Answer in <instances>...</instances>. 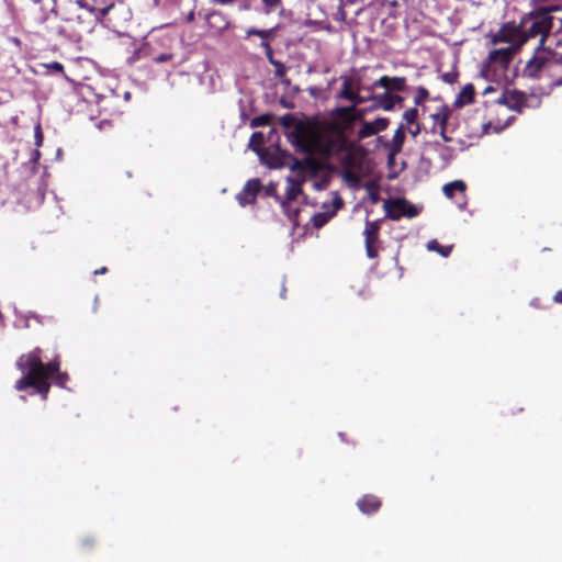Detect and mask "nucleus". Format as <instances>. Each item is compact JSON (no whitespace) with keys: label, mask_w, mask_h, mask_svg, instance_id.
Returning a JSON list of instances; mask_svg holds the SVG:
<instances>
[{"label":"nucleus","mask_w":562,"mask_h":562,"mask_svg":"<svg viewBox=\"0 0 562 562\" xmlns=\"http://www.w3.org/2000/svg\"><path fill=\"white\" fill-rule=\"evenodd\" d=\"M15 366L24 375L15 382L14 389L16 391H24L33 387L43 400L47 398L50 389L48 380L50 378L55 376L56 384L63 387L69 380L68 374L60 371L59 356L56 355L45 363L42 360V349L40 347H35L30 352L21 355Z\"/></svg>","instance_id":"f257e3e1"},{"label":"nucleus","mask_w":562,"mask_h":562,"mask_svg":"<svg viewBox=\"0 0 562 562\" xmlns=\"http://www.w3.org/2000/svg\"><path fill=\"white\" fill-rule=\"evenodd\" d=\"M560 10L559 7L538 8L522 16V42H527L531 37L540 36L539 48L546 47L553 26L552 11Z\"/></svg>","instance_id":"f03ea898"},{"label":"nucleus","mask_w":562,"mask_h":562,"mask_svg":"<svg viewBox=\"0 0 562 562\" xmlns=\"http://www.w3.org/2000/svg\"><path fill=\"white\" fill-rule=\"evenodd\" d=\"M290 143L303 154H316L323 138L321 124L315 120H302L289 134Z\"/></svg>","instance_id":"7ed1b4c3"},{"label":"nucleus","mask_w":562,"mask_h":562,"mask_svg":"<svg viewBox=\"0 0 562 562\" xmlns=\"http://www.w3.org/2000/svg\"><path fill=\"white\" fill-rule=\"evenodd\" d=\"M551 53V47L539 48L537 46L533 56L527 61L522 69V76L539 79L543 71H548L549 77L553 78L555 60Z\"/></svg>","instance_id":"20e7f679"},{"label":"nucleus","mask_w":562,"mask_h":562,"mask_svg":"<svg viewBox=\"0 0 562 562\" xmlns=\"http://www.w3.org/2000/svg\"><path fill=\"white\" fill-rule=\"evenodd\" d=\"M353 108L338 106L329 114V120L326 123V130L330 134H339L348 136L355 132L357 125L351 111Z\"/></svg>","instance_id":"39448f33"},{"label":"nucleus","mask_w":562,"mask_h":562,"mask_svg":"<svg viewBox=\"0 0 562 562\" xmlns=\"http://www.w3.org/2000/svg\"><path fill=\"white\" fill-rule=\"evenodd\" d=\"M352 147V140L345 135L331 134L326 136L323 133V138L319 140V149L316 153L324 155H337L342 150H349Z\"/></svg>","instance_id":"423d86ee"},{"label":"nucleus","mask_w":562,"mask_h":562,"mask_svg":"<svg viewBox=\"0 0 562 562\" xmlns=\"http://www.w3.org/2000/svg\"><path fill=\"white\" fill-rule=\"evenodd\" d=\"M386 217L397 221L403 216L414 217L417 215V209L405 199L386 200L384 202Z\"/></svg>","instance_id":"0eeeda50"},{"label":"nucleus","mask_w":562,"mask_h":562,"mask_svg":"<svg viewBox=\"0 0 562 562\" xmlns=\"http://www.w3.org/2000/svg\"><path fill=\"white\" fill-rule=\"evenodd\" d=\"M304 182V177H299L294 173V176H290L286 178V190L284 199L276 196L277 201L280 202L281 207L283 209L284 213L288 214V216H291L290 205L302 193V187Z\"/></svg>","instance_id":"6e6552de"},{"label":"nucleus","mask_w":562,"mask_h":562,"mask_svg":"<svg viewBox=\"0 0 562 562\" xmlns=\"http://www.w3.org/2000/svg\"><path fill=\"white\" fill-rule=\"evenodd\" d=\"M314 154H306L303 159L294 158L290 169L296 176H302L306 180L307 175L315 177L322 170V164Z\"/></svg>","instance_id":"1a4fd4ad"},{"label":"nucleus","mask_w":562,"mask_h":562,"mask_svg":"<svg viewBox=\"0 0 562 562\" xmlns=\"http://www.w3.org/2000/svg\"><path fill=\"white\" fill-rule=\"evenodd\" d=\"M364 246L367 256L374 259L379 256L380 249V224L379 221H367L364 227Z\"/></svg>","instance_id":"9d476101"},{"label":"nucleus","mask_w":562,"mask_h":562,"mask_svg":"<svg viewBox=\"0 0 562 562\" xmlns=\"http://www.w3.org/2000/svg\"><path fill=\"white\" fill-rule=\"evenodd\" d=\"M496 103L505 105L509 110L521 112V110L527 105V95L516 89H505L496 99Z\"/></svg>","instance_id":"9b49d317"},{"label":"nucleus","mask_w":562,"mask_h":562,"mask_svg":"<svg viewBox=\"0 0 562 562\" xmlns=\"http://www.w3.org/2000/svg\"><path fill=\"white\" fill-rule=\"evenodd\" d=\"M390 125V120L387 117H378L371 122H362L360 127L357 131V139L356 142L363 140L368 137L376 135L380 132L385 131Z\"/></svg>","instance_id":"f8f14e48"},{"label":"nucleus","mask_w":562,"mask_h":562,"mask_svg":"<svg viewBox=\"0 0 562 562\" xmlns=\"http://www.w3.org/2000/svg\"><path fill=\"white\" fill-rule=\"evenodd\" d=\"M405 77L382 76L368 87V92H373L376 88H383L386 92H403L406 90Z\"/></svg>","instance_id":"ddd939ff"},{"label":"nucleus","mask_w":562,"mask_h":562,"mask_svg":"<svg viewBox=\"0 0 562 562\" xmlns=\"http://www.w3.org/2000/svg\"><path fill=\"white\" fill-rule=\"evenodd\" d=\"M524 35L525 34L522 31V19H521L520 23L518 25H516L515 23L504 24L501 27L499 32L497 33L496 38L499 42H504V43L516 42L521 45L525 43V42H522Z\"/></svg>","instance_id":"4468645a"},{"label":"nucleus","mask_w":562,"mask_h":562,"mask_svg":"<svg viewBox=\"0 0 562 562\" xmlns=\"http://www.w3.org/2000/svg\"><path fill=\"white\" fill-rule=\"evenodd\" d=\"M261 190V183L258 179H250L246 182L243 190L236 195L240 206L252 204Z\"/></svg>","instance_id":"2eb2a0df"},{"label":"nucleus","mask_w":562,"mask_h":562,"mask_svg":"<svg viewBox=\"0 0 562 562\" xmlns=\"http://www.w3.org/2000/svg\"><path fill=\"white\" fill-rule=\"evenodd\" d=\"M341 154H344L342 165L346 170L349 171L361 167L364 149L356 140H352V147L349 150H342Z\"/></svg>","instance_id":"dca6fc26"},{"label":"nucleus","mask_w":562,"mask_h":562,"mask_svg":"<svg viewBox=\"0 0 562 562\" xmlns=\"http://www.w3.org/2000/svg\"><path fill=\"white\" fill-rule=\"evenodd\" d=\"M404 142H405V126H404V124H400V126L394 132L391 143L386 142L384 144V148H386L389 150V154H387L389 164H392L394 158L401 153Z\"/></svg>","instance_id":"f3484780"},{"label":"nucleus","mask_w":562,"mask_h":562,"mask_svg":"<svg viewBox=\"0 0 562 562\" xmlns=\"http://www.w3.org/2000/svg\"><path fill=\"white\" fill-rule=\"evenodd\" d=\"M344 206V201L339 195H336L333 199V209L327 210L324 212H319L313 215L312 217V224L315 228H322L325 226L337 213L338 210H340Z\"/></svg>","instance_id":"a211bd4d"},{"label":"nucleus","mask_w":562,"mask_h":562,"mask_svg":"<svg viewBox=\"0 0 562 562\" xmlns=\"http://www.w3.org/2000/svg\"><path fill=\"white\" fill-rule=\"evenodd\" d=\"M381 501L378 496L367 494L358 499L357 506L359 510L366 515H371L376 513L381 508Z\"/></svg>","instance_id":"6ab92c4d"},{"label":"nucleus","mask_w":562,"mask_h":562,"mask_svg":"<svg viewBox=\"0 0 562 562\" xmlns=\"http://www.w3.org/2000/svg\"><path fill=\"white\" fill-rule=\"evenodd\" d=\"M369 99L373 102L372 109H382L383 111H393V93L384 91L383 93L375 94L369 92Z\"/></svg>","instance_id":"aec40b11"},{"label":"nucleus","mask_w":562,"mask_h":562,"mask_svg":"<svg viewBox=\"0 0 562 562\" xmlns=\"http://www.w3.org/2000/svg\"><path fill=\"white\" fill-rule=\"evenodd\" d=\"M513 58V49L510 47L493 49L488 53V60L491 63H498L506 66Z\"/></svg>","instance_id":"412c9836"},{"label":"nucleus","mask_w":562,"mask_h":562,"mask_svg":"<svg viewBox=\"0 0 562 562\" xmlns=\"http://www.w3.org/2000/svg\"><path fill=\"white\" fill-rule=\"evenodd\" d=\"M340 79L342 80V85L338 98L344 100L353 98V92L356 91L357 85L360 83V80H355L348 76H341Z\"/></svg>","instance_id":"4be33fe9"},{"label":"nucleus","mask_w":562,"mask_h":562,"mask_svg":"<svg viewBox=\"0 0 562 562\" xmlns=\"http://www.w3.org/2000/svg\"><path fill=\"white\" fill-rule=\"evenodd\" d=\"M475 97V89L472 83H467L458 94L456 99V105L457 106H463L467 104H471L474 101Z\"/></svg>","instance_id":"5701e85b"},{"label":"nucleus","mask_w":562,"mask_h":562,"mask_svg":"<svg viewBox=\"0 0 562 562\" xmlns=\"http://www.w3.org/2000/svg\"><path fill=\"white\" fill-rule=\"evenodd\" d=\"M116 97L110 95L105 97L102 95L98 99V106L100 112H104L109 115H114L116 113V109L114 104L116 103Z\"/></svg>","instance_id":"b1692460"},{"label":"nucleus","mask_w":562,"mask_h":562,"mask_svg":"<svg viewBox=\"0 0 562 562\" xmlns=\"http://www.w3.org/2000/svg\"><path fill=\"white\" fill-rule=\"evenodd\" d=\"M278 26L268 29V30H259L256 27H249L246 31V37L249 36H258L261 38V42H270L276 36Z\"/></svg>","instance_id":"393cba45"},{"label":"nucleus","mask_w":562,"mask_h":562,"mask_svg":"<svg viewBox=\"0 0 562 562\" xmlns=\"http://www.w3.org/2000/svg\"><path fill=\"white\" fill-rule=\"evenodd\" d=\"M467 190V184L462 180H456L449 183H446L442 188L445 195L448 199H452L456 192H459L464 195Z\"/></svg>","instance_id":"a878e982"},{"label":"nucleus","mask_w":562,"mask_h":562,"mask_svg":"<svg viewBox=\"0 0 562 562\" xmlns=\"http://www.w3.org/2000/svg\"><path fill=\"white\" fill-rule=\"evenodd\" d=\"M206 20L210 26L218 30L225 29L228 25L225 15L220 11H212L207 14Z\"/></svg>","instance_id":"bb28decb"},{"label":"nucleus","mask_w":562,"mask_h":562,"mask_svg":"<svg viewBox=\"0 0 562 562\" xmlns=\"http://www.w3.org/2000/svg\"><path fill=\"white\" fill-rule=\"evenodd\" d=\"M430 132L432 134H439L442 140L446 143H450L453 139L448 133V122H445V119L441 120L440 124L432 125Z\"/></svg>","instance_id":"cd10ccee"},{"label":"nucleus","mask_w":562,"mask_h":562,"mask_svg":"<svg viewBox=\"0 0 562 562\" xmlns=\"http://www.w3.org/2000/svg\"><path fill=\"white\" fill-rule=\"evenodd\" d=\"M81 8L94 13V15L97 18H104L105 15H108V13L110 12V10L114 7V2H110L109 4L102 7V8H98V7H90L89 4L87 3H81L80 4Z\"/></svg>","instance_id":"c85d7f7f"},{"label":"nucleus","mask_w":562,"mask_h":562,"mask_svg":"<svg viewBox=\"0 0 562 562\" xmlns=\"http://www.w3.org/2000/svg\"><path fill=\"white\" fill-rule=\"evenodd\" d=\"M427 248L428 250L437 251L445 258L448 257L452 250V246H442L436 239L428 241Z\"/></svg>","instance_id":"c756f323"},{"label":"nucleus","mask_w":562,"mask_h":562,"mask_svg":"<svg viewBox=\"0 0 562 562\" xmlns=\"http://www.w3.org/2000/svg\"><path fill=\"white\" fill-rule=\"evenodd\" d=\"M362 90L368 91V87H364L361 83H358L357 87H356V91L353 92V98L348 99V101L352 102L351 105L357 106V105L362 104V103H364L367 101H371L369 99V95L368 97L360 95L359 92L362 91Z\"/></svg>","instance_id":"7c9ffc66"},{"label":"nucleus","mask_w":562,"mask_h":562,"mask_svg":"<svg viewBox=\"0 0 562 562\" xmlns=\"http://www.w3.org/2000/svg\"><path fill=\"white\" fill-rule=\"evenodd\" d=\"M451 113L447 106L440 108L436 113H432L430 117L434 121L432 125H438L441 123V120L445 119V122H448Z\"/></svg>","instance_id":"2f4dec72"},{"label":"nucleus","mask_w":562,"mask_h":562,"mask_svg":"<svg viewBox=\"0 0 562 562\" xmlns=\"http://www.w3.org/2000/svg\"><path fill=\"white\" fill-rule=\"evenodd\" d=\"M428 98L429 91L423 86L417 87L416 94L414 97L415 106L417 108L418 105H422Z\"/></svg>","instance_id":"473e14b6"},{"label":"nucleus","mask_w":562,"mask_h":562,"mask_svg":"<svg viewBox=\"0 0 562 562\" xmlns=\"http://www.w3.org/2000/svg\"><path fill=\"white\" fill-rule=\"evenodd\" d=\"M417 117H418V109L416 106L409 108V109L405 110L403 113V120L408 125H414L415 123H417Z\"/></svg>","instance_id":"72a5a7b5"},{"label":"nucleus","mask_w":562,"mask_h":562,"mask_svg":"<svg viewBox=\"0 0 562 562\" xmlns=\"http://www.w3.org/2000/svg\"><path fill=\"white\" fill-rule=\"evenodd\" d=\"M300 120H296L292 114L290 113H286L284 114L283 116L280 117V124L284 127V128H295V124L299 122Z\"/></svg>","instance_id":"f704fd0d"},{"label":"nucleus","mask_w":562,"mask_h":562,"mask_svg":"<svg viewBox=\"0 0 562 562\" xmlns=\"http://www.w3.org/2000/svg\"><path fill=\"white\" fill-rule=\"evenodd\" d=\"M265 13L269 14L282 5V0H261Z\"/></svg>","instance_id":"c9c22d12"},{"label":"nucleus","mask_w":562,"mask_h":562,"mask_svg":"<svg viewBox=\"0 0 562 562\" xmlns=\"http://www.w3.org/2000/svg\"><path fill=\"white\" fill-rule=\"evenodd\" d=\"M272 121L271 114H262L259 116H256L251 120V126H266L269 125Z\"/></svg>","instance_id":"e433bc0d"},{"label":"nucleus","mask_w":562,"mask_h":562,"mask_svg":"<svg viewBox=\"0 0 562 562\" xmlns=\"http://www.w3.org/2000/svg\"><path fill=\"white\" fill-rule=\"evenodd\" d=\"M271 65L274 67V76L282 79L286 75V67L280 60H271Z\"/></svg>","instance_id":"4c0bfd02"},{"label":"nucleus","mask_w":562,"mask_h":562,"mask_svg":"<svg viewBox=\"0 0 562 562\" xmlns=\"http://www.w3.org/2000/svg\"><path fill=\"white\" fill-rule=\"evenodd\" d=\"M43 66L53 72L61 74L66 78L64 66L59 61H52L49 64H44Z\"/></svg>","instance_id":"58836bf2"},{"label":"nucleus","mask_w":562,"mask_h":562,"mask_svg":"<svg viewBox=\"0 0 562 562\" xmlns=\"http://www.w3.org/2000/svg\"><path fill=\"white\" fill-rule=\"evenodd\" d=\"M348 108H353V110L351 111V113L353 114V119L356 121L357 124H362V122H366L364 120V110L363 109H357V106L355 105H349Z\"/></svg>","instance_id":"ea45409f"},{"label":"nucleus","mask_w":562,"mask_h":562,"mask_svg":"<svg viewBox=\"0 0 562 562\" xmlns=\"http://www.w3.org/2000/svg\"><path fill=\"white\" fill-rule=\"evenodd\" d=\"M260 46L263 48L265 50V54H266V57L268 59V61L271 64V60H276L273 58V49L271 47V44L270 42H261L260 43Z\"/></svg>","instance_id":"a19ab883"},{"label":"nucleus","mask_w":562,"mask_h":562,"mask_svg":"<svg viewBox=\"0 0 562 562\" xmlns=\"http://www.w3.org/2000/svg\"><path fill=\"white\" fill-rule=\"evenodd\" d=\"M458 75L454 72H446L442 75V80L448 83H453L457 80Z\"/></svg>","instance_id":"79ce46f5"},{"label":"nucleus","mask_w":562,"mask_h":562,"mask_svg":"<svg viewBox=\"0 0 562 562\" xmlns=\"http://www.w3.org/2000/svg\"><path fill=\"white\" fill-rule=\"evenodd\" d=\"M172 58V55L170 54H160L154 58L156 63H166L169 61Z\"/></svg>","instance_id":"37998d69"},{"label":"nucleus","mask_w":562,"mask_h":562,"mask_svg":"<svg viewBox=\"0 0 562 562\" xmlns=\"http://www.w3.org/2000/svg\"><path fill=\"white\" fill-rule=\"evenodd\" d=\"M403 102H404V98H403L402 95H400V94H393V105H394V108H395L396 105L402 106V105H403Z\"/></svg>","instance_id":"c03bdc74"},{"label":"nucleus","mask_w":562,"mask_h":562,"mask_svg":"<svg viewBox=\"0 0 562 562\" xmlns=\"http://www.w3.org/2000/svg\"><path fill=\"white\" fill-rule=\"evenodd\" d=\"M36 145L41 146L43 142V135L40 125L35 128Z\"/></svg>","instance_id":"a18cd8bd"},{"label":"nucleus","mask_w":562,"mask_h":562,"mask_svg":"<svg viewBox=\"0 0 562 562\" xmlns=\"http://www.w3.org/2000/svg\"><path fill=\"white\" fill-rule=\"evenodd\" d=\"M251 142H258V143H262L263 140V136L260 132H256L251 135V138H250Z\"/></svg>","instance_id":"49530a36"},{"label":"nucleus","mask_w":562,"mask_h":562,"mask_svg":"<svg viewBox=\"0 0 562 562\" xmlns=\"http://www.w3.org/2000/svg\"><path fill=\"white\" fill-rule=\"evenodd\" d=\"M414 126H415L414 130H409V133L415 137L420 133L422 128H420V124L418 122L415 123Z\"/></svg>","instance_id":"de8ad7c7"},{"label":"nucleus","mask_w":562,"mask_h":562,"mask_svg":"<svg viewBox=\"0 0 562 562\" xmlns=\"http://www.w3.org/2000/svg\"><path fill=\"white\" fill-rule=\"evenodd\" d=\"M553 300L554 302L562 304V289L554 294Z\"/></svg>","instance_id":"09e8293b"},{"label":"nucleus","mask_w":562,"mask_h":562,"mask_svg":"<svg viewBox=\"0 0 562 562\" xmlns=\"http://www.w3.org/2000/svg\"><path fill=\"white\" fill-rule=\"evenodd\" d=\"M111 125V122L109 120H103L99 123V128L102 130L104 128L105 126H110Z\"/></svg>","instance_id":"8fccbe9b"},{"label":"nucleus","mask_w":562,"mask_h":562,"mask_svg":"<svg viewBox=\"0 0 562 562\" xmlns=\"http://www.w3.org/2000/svg\"><path fill=\"white\" fill-rule=\"evenodd\" d=\"M559 35H562V18L560 19V25L559 27L555 30V32L553 33V36H559Z\"/></svg>","instance_id":"3c124183"},{"label":"nucleus","mask_w":562,"mask_h":562,"mask_svg":"<svg viewBox=\"0 0 562 562\" xmlns=\"http://www.w3.org/2000/svg\"><path fill=\"white\" fill-rule=\"evenodd\" d=\"M108 271L106 267H102L101 269H98L94 271V274H103Z\"/></svg>","instance_id":"603ef678"},{"label":"nucleus","mask_w":562,"mask_h":562,"mask_svg":"<svg viewBox=\"0 0 562 562\" xmlns=\"http://www.w3.org/2000/svg\"><path fill=\"white\" fill-rule=\"evenodd\" d=\"M187 21L188 22H193L194 21V12L191 11L188 15H187Z\"/></svg>","instance_id":"864d4df0"},{"label":"nucleus","mask_w":562,"mask_h":562,"mask_svg":"<svg viewBox=\"0 0 562 562\" xmlns=\"http://www.w3.org/2000/svg\"><path fill=\"white\" fill-rule=\"evenodd\" d=\"M274 191H276V188H274V187H269V188L267 189V194H269V195H270V194H273V193H274Z\"/></svg>","instance_id":"5fc2aeb1"},{"label":"nucleus","mask_w":562,"mask_h":562,"mask_svg":"<svg viewBox=\"0 0 562 562\" xmlns=\"http://www.w3.org/2000/svg\"><path fill=\"white\" fill-rule=\"evenodd\" d=\"M493 90H494V89H493L492 87H487V88H485L484 93L486 94V93H488V92H491V91H493Z\"/></svg>","instance_id":"6e6d98bb"},{"label":"nucleus","mask_w":562,"mask_h":562,"mask_svg":"<svg viewBox=\"0 0 562 562\" xmlns=\"http://www.w3.org/2000/svg\"><path fill=\"white\" fill-rule=\"evenodd\" d=\"M92 543H93V541H92V540H86V541H85V544H86V546H91Z\"/></svg>","instance_id":"4d7b16f0"},{"label":"nucleus","mask_w":562,"mask_h":562,"mask_svg":"<svg viewBox=\"0 0 562 562\" xmlns=\"http://www.w3.org/2000/svg\"><path fill=\"white\" fill-rule=\"evenodd\" d=\"M293 213H294V216H296V215L299 214V210H297V209H295V210L293 211Z\"/></svg>","instance_id":"13d9d810"},{"label":"nucleus","mask_w":562,"mask_h":562,"mask_svg":"<svg viewBox=\"0 0 562 562\" xmlns=\"http://www.w3.org/2000/svg\"><path fill=\"white\" fill-rule=\"evenodd\" d=\"M561 44H562V41H560V40H559V41L557 42L555 46H559V45H561Z\"/></svg>","instance_id":"bf43d9fd"},{"label":"nucleus","mask_w":562,"mask_h":562,"mask_svg":"<svg viewBox=\"0 0 562 562\" xmlns=\"http://www.w3.org/2000/svg\"><path fill=\"white\" fill-rule=\"evenodd\" d=\"M376 199H378V196H376V195H373V196H372V200H373L374 202L376 201Z\"/></svg>","instance_id":"052dcab7"}]
</instances>
